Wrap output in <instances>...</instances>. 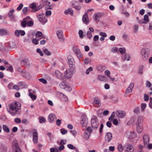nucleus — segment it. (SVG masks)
Segmentation results:
<instances>
[{"label":"nucleus","instance_id":"nucleus-62","mask_svg":"<svg viewBox=\"0 0 152 152\" xmlns=\"http://www.w3.org/2000/svg\"><path fill=\"white\" fill-rule=\"evenodd\" d=\"M99 34L100 36H101L102 37H107V34L105 32H100L99 33Z\"/></svg>","mask_w":152,"mask_h":152},{"label":"nucleus","instance_id":"nucleus-17","mask_svg":"<svg viewBox=\"0 0 152 152\" xmlns=\"http://www.w3.org/2000/svg\"><path fill=\"white\" fill-rule=\"evenodd\" d=\"M94 32V29L92 27H90L88 28V30L87 33V37L89 39H91L92 37V33Z\"/></svg>","mask_w":152,"mask_h":152},{"label":"nucleus","instance_id":"nucleus-9","mask_svg":"<svg viewBox=\"0 0 152 152\" xmlns=\"http://www.w3.org/2000/svg\"><path fill=\"white\" fill-rule=\"evenodd\" d=\"M33 141L35 144H37L38 142V136L37 131L34 129L32 131Z\"/></svg>","mask_w":152,"mask_h":152},{"label":"nucleus","instance_id":"nucleus-63","mask_svg":"<svg viewBox=\"0 0 152 152\" xmlns=\"http://www.w3.org/2000/svg\"><path fill=\"white\" fill-rule=\"evenodd\" d=\"M105 74L107 75L108 77L110 76V72L108 70H106L104 72Z\"/></svg>","mask_w":152,"mask_h":152},{"label":"nucleus","instance_id":"nucleus-61","mask_svg":"<svg viewBox=\"0 0 152 152\" xmlns=\"http://www.w3.org/2000/svg\"><path fill=\"white\" fill-rule=\"evenodd\" d=\"M52 12L50 11H47L46 12L45 15L46 17H48L50 16Z\"/></svg>","mask_w":152,"mask_h":152},{"label":"nucleus","instance_id":"nucleus-46","mask_svg":"<svg viewBox=\"0 0 152 152\" xmlns=\"http://www.w3.org/2000/svg\"><path fill=\"white\" fill-rule=\"evenodd\" d=\"M94 20L97 21L98 22L99 21V17L98 15L97 14H95L94 15Z\"/></svg>","mask_w":152,"mask_h":152},{"label":"nucleus","instance_id":"nucleus-48","mask_svg":"<svg viewBox=\"0 0 152 152\" xmlns=\"http://www.w3.org/2000/svg\"><path fill=\"white\" fill-rule=\"evenodd\" d=\"M34 24V22L31 20H30L27 23V25L28 26L31 27L33 26Z\"/></svg>","mask_w":152,"mask_h":152},{"label":"nucleus","instance_id":"nucleus-51","mask_svg":"<svg viewBox=\"0 0 152 152\" xmlns=\"http://www.w3.org/2000/svg\"><path fill=\"white\" fill-rule=\"evenodd\" d=\"M115 113L113 112L111 114L109 118V120L110 121L112 120L114 118L115 116Z\"/></svg>","mask_w":152,"mask_h":152},{"label":"nucleus","instance_id":"nucleus-23","mask_svg":"<svg viewBox=\"0 0 152 152\" xmlns=\"http://www.w3.org/2000/svg\"><path fill=\"white\" fill-rule=\"evenodd\" d=\"M56 34L58 37L60 41H62L63 39V31L61 30H58L56 31Z\"/></svg>","mask_w":152,"mask_h":152},{"label":"nucleus","instance_id":"nucleus-33","mask_svg":"<svg viewBox=\"0 0 152 152\" xmlns=\"http://www.w3.org/2000/svg\"><path fill=\"white\" fill-rule=\"evenodd\" d=\"M90 135L91 134L89 133L85 132L83 136V138L86 140H87L89 138Z\"/></svg>","mask_w":152,"mask_h":152},{"label":"nucleus","instance_id":"nucleus-42","mask_svg":"<svg viewBox=\"0 0 152 152\" xmlns=\"http://www.w3.org/2000/svg\"><path fill=\"white\" fill-rule=\"evenodd\" d=\"M147 106L146 104L145 103H142L141 104V110L142 111H144Z\"/></svg>","mask_w":152,"mask_h":152},{"label":"nucleus","instance_id":"nucleus-16","mask_svg":"<svg viewBox=\"0 0 152 152\" xmlns=\"http://www.w3.org/2000/svg\"><path fill=\"white\" fill-rule=\"evenodd\" d=\"M82 120L80 121V124L82 126H86L88 123L86 116L85 115H83L81 117Z\"/></svg>","mask_w":152,"mask_h":152},{"label":"nucleus","instance_id":"nucleus-49","mask_svg":"<svg viewBox=\"0 0 152 152\" xmlns=\"http://www.w3.org/2000/svg\"><path fill=\"white\" fill-rule=\"evenodd\" d=\"M93 70V68L92 67H89L88 69H86V73L87 74H89L90 72Z\"/></svg>","mask_w":152,"mask_h":152},{"label":"nucleus","instance_id":"nucleus-12","mask_svg":"<svg viewBox=\"0 0 152 152\" xmlns=\"http://www.w3.org/2000/svg\"><path fill=\"white\" fill-rule=\"evenodd\" d=\"M115 114L119 118H124L126 115V113L124 112L121 110L116 111Z\"/></svg>","mask_w":152,"mask_h":152},{"label":"nucleus","instance_id":"nucleus-7","mask_svg":"<svg viewBox=\"0 0 152 152\" xmlns=\"http://www.w3.org/2000/svg\"><path fill=\"white\" fill-rule=\"evenodd\" d=\"M38 19L41 23L42 24H45L48 21L47 17L44 14H39L38 16Z\"/></svg>","mask_w":152,"mask_h":152},{"label":"nucleus","instance_id":"nucleus-35","mask_svg":"<svg viewBox=\"0 0 152 152\" xmlns=\"http://www.w3.org/2000/svg\"><path fill=\"white\" fill-rule=\"evenodd\" d=\"M118 151L120 152H122L123 150H124V145L123 146L122 145L119 144L118 145L117 147Z\"/></svg>","mask_w":152,"mask_h":152},{"label":"nucleus","instance_id":"nucleus-36","mask_svg":"<svg viewBox=\"0 0 152 152\" xmlns=\"http://www.w3.org/2000/svg\"><path fill=\"white\" fill-rule=\"evenodd\" d=\"M3 129L5 132L9 133L10 132V129L6 125H3Z\"/></svg>","mask_w":152,"mask_h":152},{"label":"nucleus","instance_id":"nucleus-11","mask_svg":"<svg viewBox=\"0 0 152 152\" xmlns=\"http://www.w3.org/2000/svg\"><path fill=\"white\" fill-rule=\"evenodd\" d=\"M126 137L129 139H134L137 137V134L134 131L128 132L126 134Z\"/></svg>","mask_w":152,"mask_h":152},{"label":"nucleus","instance_id":"nucleus-27","mask_svg":"<svg viewBox=\"0 0 152 152\" xmlns=\"http://www.w3.org/2000/svg\"><path fill=\"white\" fill-rule=\"evenodd\" d=\"M30 7L33 9V12H36L38 11L39 9L37 7L36 4L34 3H32L30 5Z\"/></svg>","mask_w":152,"mask_h":152},{"label":"nucleus","instance_id":"nucleus-58","mask_svg":"<svg viewBox=\"0 0 152 152\" xmlns=\"http://www.w3.org/2000/svg\"><path fill=\"white\" fill-rule=\"evenodd\" d=\"M37 52L38 53H39L41 56H43V53L41 50L39 48H37Z\"/></svg>","mask_w":152,"mask_h":152},{"label":"nucleus","instance_id":"nucleus-30","mask_svg":"<svg viewBox=\"0 0 152 152\" xmlns=\"http://www.w3.org/2000/svg\"><path fill=\"white\" fill-rule=\"evenodd\" d=\"M75 54H76L77 56L79 58L82 57L83 55L81 53V52L79 49H77L75 51Z\"/></svg>","mask_w":152,"mask_h":152},{"label":"nucleus","instance_id":"nucleus-6","mask_svg":"<svg viewBox=\"0 0 152 152\" xmlns=\"http://www.w3.org/2000/svg\"><path fill=\"white\" fill-rule=\"evenodd\" d=\"M75 73V69L70 68L69 69L66 71L64 73V76L67 78H71Z\"/></svg>","mask_w":152,"mask_h":152},{"label":"nucleus","instance_id":"nucleus-37","mask_svg":"<svg viewBox=\"0 0 152 152\" xmlns=\"http://www.w3.org/2000/svg\"><path fill=\"white\" fill-rule=\"evenodd\" d=\"M144 21L145 22V24L147 23L148 22L149 19V17L148 15H144Z\"/></svg>","mask_w":152,"mask_h":152},{"label":"nucleus","instance_id":"nucleus-50","mask_svg":"<svg viewBox=\"0 0 152 152\" xmlns=\"http://www.w3.org/2000/svg\"><path fill=\"white\" fill-rule=\"evenodd\" d=\"M39 81L40 82H41L42 83L44 84H46L47 83V80L43 78H41L39 79Z\"/></svg>","mask_w":152,"mask_h":152},{"label":"nucleus","instance_id":"nucleus-5","mask_svg":"<svg viewBox=\"0 0 152 152\" xmlns=\"http://www.w3.org/2000/svg\"><path fill=\"white\" fill-rule=\"evenodd\" d=\"M18 70L19 72L24 77L28 79L31 77V75L28 72L21 69L20 68H18Z\"/></svg>","mask_w":152,"mask_h":152},{"label":"nucleus","instance_id":"nucleus-60","mask_svg":"<svg viewBox=\"0 0 152 152\" xmlns=\"http://www.w3.org/2000/svg\"><path fill=\"white\" fill-rule=\"evenodd\" d=\"M28 63V60L27 59H25L22 61L21 64L23 65H25L27 64Z\"/></svg>","mask_w":152,"mask_h":152},{"label":"nucleus","instance_id":"nucleus-53","mask_svg":"<svg viewBox=\"0 0 152 152\" xmlns=\"http://www.w3.org/2000/svg\"><path fill=\"white\" fill-rule=\"evenodd\" d=\"M39 40L37 38H34L32 39V43L35 44V45H37L39 43Z\"/></svg>","mask_w":152,"mask_h":152},{"label":"nucleus","instance_id":"nucleus-54","mask_svg":"<svg viewBox=\"0 0 152 152\" xmlns=\"http://www.w3.org/2000/svg\"><path fill=\"white\" fill-rule=\"evenodd\" d=\"M10 48H12L14 47L15 46V43L11 41L9 42Z\"/></svg>","mask_w":152,"mask_h":152},{"label":"nucleus","instance_id":"nucleus-19","mask_svg":"<svg viewBox=\"0 0 152 152\" xmlns=\"http://www.w3.org/2000/svg\"><path fill=\"white\" fill-rule=\"evenodd\" d=\"M134 86V84L133 83H131L127 88L125 91L126 93L127 94L131 93L132 91Z\"/></svg>","mask_w":152,"mask_h":152},{"label":"nucleus","instance_id":"nucleus-44","mask_svg":"<svg viewBox=\"0 0 152 152\" xmlns=\"http://www.w3.org/2000/svg\"><path fill=\"white\" fill-rule=\"evenodd\" d=\"M9 45V42H7L5 43L4 46H3V47L4 48V50H5L8 49L9 48H10V46Z\"/></svg>","mask_w":152,"mask_h":152},{"label":"nucleus","instance_id":"nucleus-13","mask_svg":"<svg viewBox=\"0 0 152 152\" xmlns=\"http://www.w3.org/2000/svg\"><path fill=\"white\" fill-rule=\"evenodd\" d=\"M28 95L33 100H35L37 98V96L35 95L36 91H32L30 89H28Z\"/></svg>","mask_w":152,"mask_h":152},{"label":"nucleus","instance_id":"nucleus-32","mask_svg":"<svg viewBox=\"0 0 152 152\" xmlns=\"http://www.w3.org/2000/svg\"><path fill=\"white\" fill-rule=\"evenodd\" d=\"M143 116L142 115L139 116L137 118L136 124H142Z\"/></svg>","mask_w":152,"mask_h":152},{"label":"nucleus","instance_id":"nucleus-57","mask_svg":"<svg viewBox=\"0 0 152 152\" xmlns=\"http://www.w3.org/2000/svg\"><path fill=\"white\" fill-rule=\"evenodd\" d=\"M14 12V10L13 9H12L10 10L8 15L9 17H12Z\"/></svg>","mask_w":152,"mask_h":152},{"label":"nucleus","instance_id":"nucleus-4","mask_svg":"<svg viewBox=\"0 0 152 152\" xmlns=\"http://www.w3.org/2000/svg\"><path fill=\"white\" fill-rule=\"evenodd\" d=\"M124 151L127 152H133L134 148L133 146L129 143H126L124 145Z\"/></svg>","mask_w":152,"mask_h":152},{"label":"nucleus","instance_id":"nucleus-59","mask_svg":"<svg viewBox=\"0 0 152 152\" xmlns=\"http://www.w3.org/2000/svg\"><path fill=\"white\" fill-rule=\"evenodd\" d=\"M67 147L69 149H74L75 148V147H74L73 145L71 144H69L67 145Z\"/></svg>","mask_w":152,"mask_h":152},{"label":"nucleus","instance_id":"nucleus-38","mask_svg":"<svg viewBox=\"0 0 152 152\" xmlns=\"http://www.w3.org/2000/svg\"><path fill=\"white\" fill-rule=\"evenodd\" d=\"M105 77L104 75H98V79L101 81H105Z\"/></svg>","mask_w":152,"mask_h":152},{"label":"nucleus","instance_id":"nucleus-39","mask_svg":"<svg viewBox=\"0 0 152 152\" xmlns=\"http://www.w3.org/2000/svg\"><path fill=\"white\" fill-rule=\"evenodd\" d=\"M39 122L40 123H43L45 122L46 121L45 118L43 117L40 116L39 117Z\"/></svg>","mask_w":152,"mask_h":152},{"label":"nucleus","instance_id":"nucleus-21","mask_svg":"<svg viewBox=\"0 0 152 152\" xmlns=\"http://www.w3.org/2000/svg\"><path fill=\"white\" fill-rule=\"evenodd\" d=\"M15 34L17 37H19L20 35L23 36L25 34V32L24 30H16L15 31Z\"/></svg>","mask_w":152,"mask_h":152},{"label":"nucleus","instance_id":"nucleus-20","mask_svg":"<svg viewBox=\"0 0 152 152\" xmlns=\"http://www.w3.org/2000/svg\"><path fill=\"white\" fill-rule=\"evenodd\" d=\"M9 31L4 28H0V36H3L9 34Z\"/></svg>","mask_w":152,"mask_h":152},{"label":"nucleus","instance_id":"nucleus-29","mask_svg":"<svg viewBox=\"0 0 152 152\" xmlns=\"http://www.w3.org/2000/svg\"><path fill=\"white\" fill-rule=\"evenodd\" d=\"M143 140L145 145H148L149 143V138L148 135H145L144 136Z\"/></svg>","mask_w":152,"mask_h":152},{"label":"nucleus","instance_id":"nucleus-41","mask_svg":"<svg viewBox=\"0 0 152 152\" xmlns=\"http://www.w3.org/2000/svg\"><path fill=\"white\" fill-rule=\"evenodd\" d=\"M84 63L88 64L90 63L91 62V59L89 58H86L84 60Z\"/></svg>","mask_w":152,"mask_h":152},{"label":"nucleus","instance_id":"nucleus-24","mask_svg":"<svg viewBox=\"0 0 152 152\" xmlns=\"http://www.w3.org/2000/svg\"><path fill=\"white\" fill-rule=\"evenodd\" d=\"M36 37L39 40L44 38L45 37L43 35L42 32L38 31L36 34Z\"/></svg>","mask_w":152,"mask_h":152},{"label":"nucleus","instance_id":"nucleus-64","mask_svg":"<svg viewBox=\"0 0 152 152\" xmlns=\"http://www.w3.org/2000/svg\"><path fill=\"white\" fill-rule=\"evenodd\" d=\"M123 14L126 17H128L130 15L129 13L126 11H125L123 12Z\"/></svg>","mask_w":152,"mask_h":152},{"label":"nucleus","instance_id":"nucleus-10","mask_svg":"<svg viewBox=\"0 0 152 152\" xmlns=\"http://www.w3.org/2000/svg\"><path fill=\"white\" fill-rule=\"evenodd\" d=\"M60 87L63 89H64L67 91H70L72 90V88L69 86L66 85L64 82H62L59 84Z\"/></svg>","mask_w":152,"mask_h":152},{"label":"nucleus","instance_id":"nucleus-26","mask_svg":"<svg viewBox=\"0 0 152 152\" xmlns=\"http://www.w3.org/2000/svg\"><path fill=\"white\" fill-rule=\"evenodd\" d=\"M83 21L86 24H88L89 23L88 16L87 14H85L83 16Z\"/></svg>","mask_w":152,"mask_h":152},{"label":"nucleus","instance_id":"nucleus-40","mask_svg":"<svg viewBox=\"0 0 152 152\" xmlns=\"http://www.w3.org/2000/svg\"><path fill=\"white\" fill-rule=\"evenodd\" d=\"M119 52L121 54H124L126 52V49L124 48H120L118 49Z\"/></svg>","mask_w":152,"mask_h":152},{"label":"nucleus","instance_id":"nucleus-1","mask_svg":"<svg viewBox=\"0 0 152 152\" xmlns=\"http://www.w3.org/2000/svg\"><path fill=\"white\" fill-rule=\"evenodd\" d=\"M21 104L18 102H14L9 105V108L8 109L9 113L12 115L20 114L21 109Z\"/></svg>","mask_w":152,"mask_h":152},{"label":"nucleus","instance_id":"nucleus-45","mask_svg":"<svg viewBox=\"0 0 152 152\" xmlns=\"http://www.w3.org/2000/svg\"><path fill=\"white\" fill-rule=\"evenodd\" d=\"M85 132L91 134L92 132V129L91 127H88L86 129Z\"/></svg>","mask_w":152,"mask_h":152},{"label":"nucleus","instance_id":"nucleus-18","mask_svg":"<svg viewBox=\"0 0 152 152\" xmlns=\"http://www.w3.org/2000/svg\"><path fill=\"white\" fill-rule=\"evenodd\" d=\"M56 119V115L53 113H51L49 115L48 117V121L50 123L54 122Z\"/></svg>","mask_w":152,"mask_h":152},{"label":"nucleus","instance_id":"nucleus-31","mask_svg":"<svg viewBox=\"0 0 152 152\" xmlns=\"http://www.w3.org/2000/svg\"><path fill=\"white\" fill-rule=\"evenodd\" d=\"M64 13L66 15H67L69 13L71 15H72L73 14V11L71 8H69L65 10Z\"/></svg>","mask_w":152,"mask_h":152},{"label":"nucleus","instance_id":"nucleus-22","mask_svg":"<svg viewBox=\"0 0 152 152\" xmlns=\"http://www.w3.org/2000/svg\"><path fill=\"white\" fill-rule=\"evenodd\" d=\"M136 130L137 133H141L143 130L142 124H136Z\"/></svg>","mask_w":152,"mask_h":152},{"label":"nucleus","instance_id":"nucleus-56","mask_svg":"<svg viewBox=\"0 0 152 152\" xmlns=\"http://www.w3.org/2000/svg\"><path fill=\"white\" fill-rule=\"evenodd\" d=\"M60 131L61 133L63 135L65 134H66L67 132V131L64 129H60Z\"/></svg>","mask_w":152,"mask_h":152},{"label":"nucleus","instance_id":"nucleus-15","mask_svg":"<svg viewBox=\"0 0 152 152\" xmlns=\"http://www.w3.org/2000/svg\"><path fill=\"white\" fill-rule=\"evenodd\" d=\"M112 134L110 132L107 133L105 136V141L107 142H109L112 140Z\"/></svg>","mask_w":152,"mask_h":152},{"label":"nucleus","instance_id":"nucleus-14","mask_svg":"<svg viewBox=\"0 0 152 152\" xmlns=\"http://www.w3.org/2000/svg\"><path fill=\"white\" fill-rule=\"evenodd\" d=\"M29 16H27L21 22V26L23 27H25L27 26V23L31 20Z\"/></svg>","mask_w":152,"mask_h":152},{"label":"nucleus","instance_id":"nucleus-34","mask_svg":"<svg viewBox=\"0 0 152 152\" xmlns=\"http://www.w3.org/2000/svg\"><path fill=\"white\" fill-rule=\"evenodd\" d=\"M105 69V66L103 65H99L97 67L98 70L100 72H102Z\"/></svg>","mask_w":152,"mask_h":152},{"label":"nucleus","instance_id":"nucleus-8","mask_svg":"<svg viewBox=\"0 0 152 152\" xmlns=\"http://www.w3.org/2000/svg\"><path fill=\"white\" fill-rule=\"evenodd\" d=\"M67 59L70 67L75 69V61L73 57L71 55H69L67 57Z\"/></svg>","mask_w":152,"mask_h":152},{"label":"nucleus","instance_id":"nucleus-28","mask_svg":"<svg viewBox=\"0 0 152 152\" xmlns=\"http://www.w3.org/2000/svg\"><path fill=\"white\" fill-rule=\"evenodd\" d=\"M122 60L124 61H129L130 58V56L129 55L126 54L125 55L122 56Z\"/></svg>","mask_w":152,"mask_h":152},{"label":"nucleus","instance_id":"nucleus-25","mask_svg":"<svg viewBox=\"0 0 152 152\" xmlns=\"http://www.w3.org/2000/svg\"><path fill=\"white\" fill-rule=\"evenodd\" d=\"M93 104L94 106L98 107L100 104V99L96 97L94 98Z\"/></svg>","mask_w":152,"mask_h":152},{"label":"nucleus","instance_id":"nucleus-52","mask_svg":"<svg viewBox=\"0 0 152 152\" xmlns=\"http://www.w3.org/2000/svg\"><path fill=\"white\" fill-rule=\"evenodd\" d=\"M118 48L116 47H113L111 49V51L114 53H116L118 51Z\"/></svg>","mask_w":152,"mask_h":152},{"label":"nucleus","instance_id":"nucleus-3","mask_svg":"<svg viewBox=\"0 0 152 152\" xmlns=\"http://www.w3.org/2000/svg\"><path fill=\"white\" fill-rule=\"evenodd\" d=\"M92 127L94 129L97 128L99 126V122L97 117L96 116H92L91 120Z\"/></svg>","mask_w":152,"mask_h":152},{"label":"nucleus","instance_id":"nucleus-2","mask_svg":"<svg viewBox=\"0 0 152 152\" xmlns=\"http://www.w3.org/2000/svg\"><path fill=\"white\" fill-rule=\"evenodd\" d=\"M150 50L148 48L142 49L140 51V54L142 59L144 61L147 60L150 54Z\"/></svg>","mask_w":152,"mask_h":152},{"label":"nucleus","instance_id":"nucleus-43","mask_svg":"<svg viewBox=\"0 0 152 152\" xmlns=\"http://www.w3.org/2000/svg\"><path fill=\"white\" fill-rule=\"evenodd\" d=\"M61 99L62 100L64 101H66L68 100L67 97L64 94H61Z\"/></svg>","mask_w":152,"mask_h":152},{"label":"nucleus","instance_id":"nucleus-55","mask_svg":"<svg viewBox=\"0 0 152 152\" xmlns=\"http://www.w3.org/2000/svg\"><path fill=\"white\" fill-rule=\"evenodd\" d=\"M78 33L81 39H82L83 37V31L82 30H80L79 31Z\"/></svg>","mask_w":152,"mask_h":152},{"label":"nucleus","instance_id":"nucleus-47","mask_svg":"<svg viewBox=\"0 0 152 152\" xmlns=\"http://www.w3.org/2000/svg\"><path fill=\"white\" fill-rule=\"evenodd\" d=\"M43 52L47 56H50L51 55L50 52L46 49H45L44 50Z\"/></svg>","mask_w":152,"mask_h":152}]
</instances>
